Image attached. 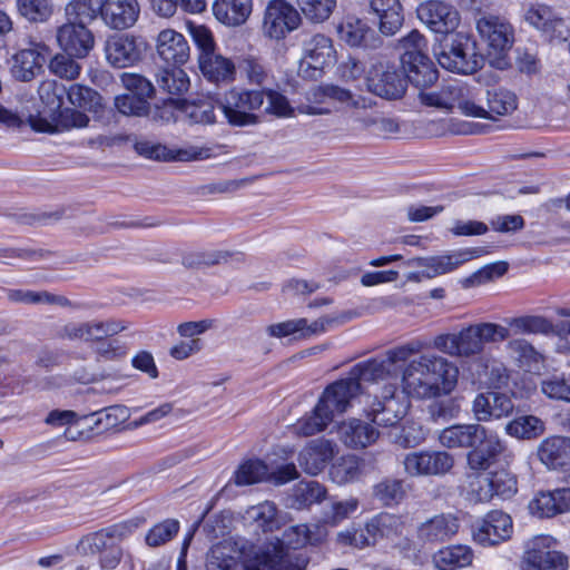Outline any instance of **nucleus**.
<instances>
[{
	"instance_id": "nucleus-7",
	"label": "nucleus",
	"mask_w": 570,
	"mask_h": 570,
	"mask_svg": "<svg viewBox=\"0 0 570 570\" xmlns=\"http://www.w3.org/2000/svg\"><path fill=\"white\" fill-rule=\"evenodd\" d=\"M129 328V323L118 318L70 321L62 325L57 337L63 341L96 343Z\"/></svg>"
},
{
	"instance_id": "nucleus-31",
	"label": "nucleus",
	"mask_w": 570,
	"mask_h": 570,
	"mask_svg": "<svg viewBox=\"0 0 570 570\" xmlns=\"http://www.w3.org/2000/svg\"><path fill=\"white\" fill-rule=\"evenodd\" d=\"M336 320L332 317H321L311 324L306 318L288 320L285 322L271 324L266 327V333L276 338L287 337L289 335H297L299 338H306L315 334L323 333L327 326L333 324Z\"/></svg>"
},
{
	"instance_id": "nucleus-16",
	"label": "nucleus",
	"mask_w": 570,
	"mask_h": 570,
	"mask_svg": "<svg viewBox=\"0 0 570 570\" xmlns=\"http://www.w3.org/2000/svg\"><path fill=\"white\" fill-rule=\"evenodd\" d=\"M420 101L429 107L440 109H458L469 117L470 100L473 98V90L466 86L459 83L446 85L436 90H421L419 94Z\"/></svg>"
},
{
	"instance_id": "nucleus-48",
	"label": "nucleus",
	"mask_w": 570,
	"mask_h": 570,
	"mask_svg": "<svg viewBox=\"0 0 570 570\" xmlns=\"http://www.w3.org/2000/svg\"><path fill=\"white\" fill-rule=\"evenodd\" d=\"M115 532V529L108 528L88 533L78 541L76 550L81 556H101L117 543Z\"/></svg>"
},
{
	"instance_id": "nucleus-52",
	"label": "nucleus",
	"mask_w": 570,
	"mask_h": 570,
	"mask_svg": "<svg viewBox=\"0 0 570 570\" xmlns=\"http://www.w3.org/2000/svg\"><path fill=\"white\" fill-rule=\"evenodd\" d=\"M156 83L164 92L176 96L186 94L190 87L187 73L180 68L161 69L156 75Z\"/></svg>"
},
{
	"instance_id": "nucleus-5",
	"label": "nucleus",
	"mask_w": 570,
	"mask_h": 570,
	"mask_svg": "<svg viewBox=\"0 0 570 570\" xmlns=\"http://www.w3.org/2000/svg\"><path fill=\"white\" fill-rule=\"evenodd\" d=\"M309 559L301 552L289 551L282 541L252 548L244 557V570H305Z\"/></svg>"
},
{
	"instance_id": "nucleus-58",
	"label": "nucleus",
	"mask_w": 570,
	"mask_h": 570,
	"mask_svg": "<svg viewBox=\"0 0 570 570\" xmlns=\"http://www.w3.org/2000/svg\"><path fill=\"white\" fill-rule=\"evenodd\" d=\"M17 8L30 22H45L53 13L51 0H17Z\"/></svg>"
},
{
	"instance_id": "nucleus-37",
	"label": "nucleus",
	"mask_w": 570,
	"mask_h": 570,
	"mask_svg": "<svg viewBox=\"0 0 570 570\" xmlns=\"http://www.w3.org/2000/svg\"><path fill=\"white\" fill-rule=\"evenodd\" d=\"M198 66L203 76L212 82L229 83L235 80V63L217 52L198 58Z\"/></svg>"
},
{
	"instance_id": "nucleus-45",
	"label": "nucleus",
	"mask_w": 570,
	"mask_h": 570,
	"mask_svg": "<svg viewBox=\"0 0 570 570\" xmlns=\"http://www.w3.org/2000/svg\"><path fill=\"white\" fill-rule=\"evenodd\" d=\"M333 420L317 401L313 410L293 425V431L298 436H312L324 431Z\"/></svg>"
},
{
	"instance_id": "nucleus-63",
	"label": "nucleus",
	"mask_w": 570,
	"mask_h": 570,
	"mask_svg": "<svg viewBox=\"0 0 570 570\" xmlns=\"http://www.w3.org/2000/svg\"><path fill=\"white\" fill-rule=\"evenodd\" d=\"M179 531V522L175 519H166L155 524L146 534L145 542L148 547L157 548L169 542Z\"/></svg>"
},
{
	"instance_id": "nucleus-19",
	"label": "nucleus",
	"mask_w": 570,
	"mask_h": 570,
	"mask_svg": "<svg viewBox=\"0 0 570 570\" xmlns=\"http://www.w3.org/2000/svg\"><path fill=\"white\" fill-rule=\"evenodd\" d=\"M404 469L407 474L438 475L449 472L453 464V456L444 451H420L405 455Z\"/></svg>"
},
{
	"instance_id": "nucleus-49",
	"label": "nucleus",
	"mask_w": 570,
	"mask_h": 570,
	"mask_svg": "<svg viewBox=\"0 0 570 570\" xmlns=\"http://www.w3.org/2000/svg\"><path fill=\"white\" fill-rule=\"evenodd\" d=\"M183 116L190 122L196 125H213L216 122L215 108L210 101H173Z\"/></svg>"
},
{
	"instance_id": "nucleus-18",
	"label": "nucleus",
	"mask_w": 570,
	"mask_h": 570,
	"mask_svg": "<svg viewBox=\"0 0 570 570\" xmlns=\"http://www.w3.org/2000/svg\"><path fill=\"white\" fill-rule=\"evenodd\" d=\"M513 531L512 519L509 514L494 510L473 527V540L483 546L491 547L500 544L511 538Z\"/></svg>"
},
{
	"instance_id": "nucleus-11",
	"label": "nucleus",
	"mask_w": 570,
	"mask_h": 570,
	"mask_svg": "<svg viewBox=\"0 0 570 570\" xmlns=\"http://www.w3.org/2000/svg\"><path fill=\"white\" fill-rule=\"evenodd\" d=\"M366 83L371 92L390 100L401 98L407 87L404 72L389 62L374 65L368 71Z\"/></svg>"
},
{
	"instance_id": "nucleus-59",
	"label": "nucleus",
	"mask_w": 570,
	"mask_h": 570,
	"mask_svg": "<svg viewBox=\"0 0 570 570\" xmlns=\"http://www.w3.org/2000/svg\"><path fill=\"white\" fill-rule=\"evenodd\" d=\"M360 502L356 498L332 501L324 511V522L337 525L343 520L353 515L358 509Z\"/></svg>"
},
{
	"instance_id": "nucleus-39",
	"label": "nucleus",
	"mask_w": 570,
	"mask_h": 570,
	"mask_svg": "<svg viewBox=\"0 0 570 570\" xmlns=\"http://www.w3.org/2000/svg\"><path fill=\"white\" fill-rule=\"evenodd\" d=\"M484 429L483 425L478 423L452 425L440 432L439 441L448 449H471Z\"/></svg>"
},
{
	"instance_id": "nucleus-54",
	"label": "nucleus",
	"mask_w": 570,
	"mask_h": 570,
	"mask_svg": "<svg viewBox=\"0 0 570 570\" xmlns=\"http://www.w3.org/2000/svg\"><path fill=\"white\" fill-rule=\"evenodd\" d=\"M65 10L69 19L86 24L102 14L104 0H71Z\"/></svg>"
},
{
	"instance_id": "nucleus-40",
	"label": "nucleus",
	"mask_w": 570,
	"mask_h": 570,
	"mask_svg": "<svg viewBox=\"0 0 570 570\" xmlns=\"http://www.w3.org/2000/svg\"><path fill=\"white\" fill-rule=\"evenodd\" d=\"M244 255L240 252L229 250H189L183 255L181 263L188 268H203L232 262H242Z\"/></svg>"
},
{
	"instance_id": "nucleus-13",
	"label": "nucleus",
	"mask_w": 570,
	"mask_h": 570,
	"mask_svg": "<svg viewBox=\"0 0 570 570\" xmlns=\"http://www.w3.org/2000/svg\"><path fill=\"white\" fill-rule=\"evenodd\" d=\"M334 59L332 40L324 35H315L304 42L298 71L305 78H317Z\"/></svg>"
},
{
	"instance_id": "nucleus-56",
	"label": "nucleus",
	"mask_w": 570,
	"mask_h": 570,
	"mask_svg": "<svg viewBox=\"0 0 570 570\" xmlns=\"http://www.w3.org/2000/svg\"><path fill=\"white\" fill-rule=\"evenodd\" d=\"M129 417V410L124 405H114L105 409L104 411L86 416L90 421L89 426L100 428L102 430H110Z\"/></svg>"
},
{
	"instance_id": "nucleus-57",
	"label": "nucleus",
	"mask_w": 570,
	"mask_h": 570,
	"mask_svg": "<svg viewBox=\"0 0 570 570\" xmlns=\"http://www.w3.org/2000/svg\"><path fill=\"white\" fill-rule=\"evenodd\" d=\"M68 52L55 55L48 65L49 71L66 80H76L81 71V65Z\"/></svg>"
},
{
	"instance_id": "nucleus-9",
	"label": "nucleus",
	"mask_w": 570,
	"mask_h": 570,
	"mask_svg": "<svg viewBox=\"0 0 570 570\" xmlns=\"http://www.w3.org/2000/svg\"><path fill=\"white\" fill-rule=\"evenodd\" d=\"M475 92L470 100L469 117L483 118L493 121L512 115L518 109L519 99L517 94L505 87H490L484 94V104L475 101Z\"/></svg>"
},
{
	"instance_id": "nucleus-35",
	"label": "nucleus",
	"mask_w": 570,
	"mask_h": 570,
	"mask_svg": "<svg viewBox=\"0 0 570 570\" xmlns=\"http://www.w3.org/2000/svg\"><path fill=\"white\" fill-rule=\"evenodd\" d=\"M105 51L108 62L117 68L131 66L140 59V50L135 39L126 35L110 37Z\"/></svg>"
},
{
	"instance_id": "nucleus-17",
	"label": "nucleus",
	"mask_w": 570,
	"mask_h": 570,
	"mask_svg": "<svg viewBox=\"0 0 570 570\" xmlns=\"http://www.w3.org/2000/svg\"><path fill=\"white\" fill-rule=\"evenodd\" d=\"M416 14L435 33H451L460 24L459 11L441 0L422 2L416 9Z\"/></svg>"
},
{
	"instance_id": "nucleus-20",
	"label": "nucleus",
	"mask_w": 570,
	"mask_h": 570,
	"mask_svg": "<svg viewBox=\"0 0 570 570\" xmlns=\"http://www.w3.org/2000/svg\"><path fill=\"white\" fill-rule=\"evenodd\" d=\"M361 393V383L351 375L330 384L321 394L318 402L334 419L335 415L345 413Z\"/></svg>"
},
{
	"instance_id": "nucleus-51",
	"label": "nucleus",
	"mask_w": 570,
	"mask_h": 570,
	"mask_svg": "<svg viewBox=\"0 0 570 570\" xmlns=\"http://www.w3.org/2000/svg\"><path fill=\"white\" fill-rule=\"evenodd\" d=\"M326 497V488L317 481H301L293 489L292 507L305 509L322 502Z\"/></svg>"
},
{
	"instance_id": "nucleus-38",
	"label": "nucleus",
	"mask_w": 570,
	"mask_h": 570,
	"mask_svg": "<svg viewBox=\"0 0 570 570\" xmlns=\"http://www.w3.org/2000/svg\"><path fill=\"white\" fill-rule=\"evenodd\" d=\"M370 8L379 18V30L393 36L403 23V8L400 0H371Z\"/></svg>"
},
{
	"instance_id": "nucleus-25",
	"label": "nucleus",
	"mask_w": 570,
	"mask_h": 570,
	"mask_svg": "<svg viewBox=\"0 0 570 570\" xmlns=\"http://www.w3.org/2000/svg\"><path fill=\"white\" fill-rule=\"evenodd\" d=\"M28 48L20 49L11 58L10 71L14 79L19 81L32 80L42 69V51L47 46L41 42L28 40Z\"/></svg>"
},
{
	"instance_id": "nucleus-55",
	"label": "nucleus",
	"mask_w": 570,
	"mask_h": 570,
	"mask_svg": "<svg viewBox=\"0 0 570 570\" xmlns=\"http://www.w3.org/2000/svg\"><path fill=\"white\" fill-rule=\"evenodd\" d=\"M509 326L515 334H550L554 332L553 324L540 315H525L509 320Z\"/></svg>"
},
{
	"instance_id": "nucleus-43",
	"label": "nucleus",
	"mask_w": 570,
	"mask_h": 570,
	"mask_svg": "<svg viewBox=\"0 0 570 570\" xmlns=\"http://www.w3.org/2000/svg\"><path fill=\"white\" fill-rule=\"evenodd\" d=\"M372 100L365 97L353 95L348 90V97L342 101V106L348 114V119L354 124L353 130H370L376 112L370 111Z\"/></svg>"
},
{
	"instance_id": "nucleus-32",
	"label": "nucleus",
	"mask_w": 570,
	"mask_h": 570,
	"mask_svg": "<svg viewBox=\"0 0 570 570\" xmlns=\"http://www.w3.org/2000/svg\"><path fill=\"white\" fill-rule=\"evenodd\" d=\"M139 16L137 0H104L102 21L116 30H124L135 24Z\"/></svg>"
},
{
	"instance_id": "nucleus-46",
	"label": "nucleus",
	"mask_w": 570,
	"mask_h": 570,
	"mask_svg": "<svg viewBox=\"0 0 570 570\" xmlns=\"http://www.w3.org/2000/svg\"><path fill=\"white\" fill-rule=\"evenodd\" d=\"M7 298L10 303L24 304V305H38L49 304L59 306H70L71 303L63 296L53 295L47 291H29L20 288H7Z\"/></svg>"
},
{
	"instance_id": "nucleus-14",
	"label": "nucleus",
	"mask_w": 570,
	"mask_h": 570,
	"mask_svg": "<svg viewBox=\"0 0 570 570\" xmlns=\"http://www.w3.org/2000/svg\"><path fill=\"white\" fill-rule=\"evenodd\" d=\"M301 17L298 11L284 0L268 2L263 19V32L266 37L279 40L298 28Z\"/></svg>"
},
{
	"instance_id": "nucleus-30",
	"label": "nucleus",
	"mask_w": 570,
	"mask_h": 570,
	"mask_svg": "<svg viewBox=\"0 0 570 570\" xmlns=\"http://www.w3.org/2000/svg\"><path fill=\"white\" fill-rule=\"evenodd\" d=\"M156 52L163 61L174 66L186 63L190 57V48L186 38L174 29H164L158 33Z\"/></svg>"
},
{
	"instance_id": "nucleus-3",
	"label": "nucleus",
	"mask_w": 570,
	"mask_h": 570,
	"mask_svg": "<svg viewBox=\"0 0 570 570\" xmlns=\"http://www.w3.org/2000/svg\"><path fill=\"white\" fill-rule=\"evenodd\" d=\"M265 90L233 88L225 92L220 109L233 127L256 126L265 102Z\"/></svg>"
},
{
	"instance_id": "nucleus-8",
	"label": "nucleus",
	"mask_w": 570,
	"mask_h": 570,
	"mask_svg": "<svg viewBox=\"0 0 570 570\" xmlns=\"http://www.w3.org/2000/svg\"><path fill=\"white\" fill-rule=\"evenodd\" d=\"M554 546L556 540L550 535L534 537L523 553L520 570H567L568 558Z\"/></svg>"
},
{
	"instance_id": "nucleus-21",
	"label": "nucleus",
	"mask_w": 570,
	"mask_h": 570,
	"mask_svg": "<svg viewBox=\"0 0 570 570\" xmlns=\"http://www.w3.org/2000/svg\"><path fill=\"white\" fill-rule=\"evenodd\" d=\"M433 346L455 357H470L483 352L473 325L462 328L459 333L435 336Z\"/></svg>"
},
{
	"instance_id": "nucleus-36",
	"label": "nucleus",
	"mask_w": 570,
	"mask_h": 570,
	"mask_svg": "<svg viewBox=\"0 0 570 570\" xmlns=\"http://www.w3.org/2000/svg\"><path fill=\"white\" fill-rule=\"evenodd\" d=\"M403 72L407 81L425 90L438 80V70L428 56H407L401 59Z\"/></svg>"
},
{
	"instance_id": "nucleus-34",
	"label": "nucleus",
	"mask_w": 570,
	"mask_h": 570,
	"mask_svg": "<svg viewBox=\"0 0 570 570\" xmlns=\"http://www.w3.org/2000/svg\"><path fill=\"white\" fill-rule=\"evenodd\" d=\"M340 440L351 449H363L379 439V431L360 419H348L337 426Z\"/></svg>"
},
{
	"instance_id": "nucleus-15",
	"label": "nucleus",
	"mask_w": 570,
	"mask_h": 570,
	"mask_svg": "<svg viewBox=\"0 0 570 570\" xmlns=\"http://www.w3.org/2000/svg\"><path fill=\"white\" fill-rule=\"evenodd\" d=\"M407 409L405 397L396 395L394 385H387L380 397L375 396L367 416L379 426H394L405 416Z\"/></svg>"
},
{
	"instance_id": "nucleus-4",
	"label": "nucleus",
	"mask_w": 570,
	"mask_h": 570,
	"mask_svg": "<svg viewBox=\"0 0 570 570\" xmlns=\"http://www.w3.org/2000/svg\"><path fill=\"white\" fill-rule=\"evenodd\" d=\"M476 30L487 45V56L491 65L501 70L505 69L509 66L507 55L514 41L511 23L499 16L485 14L478 19Z\"/></svg>"
},
{
	"instance_id": "nucleus-12",
	"label": "nucleus",
	"mask_w": 570,
	"mask_h": 570,
	"mask_svg": "<svg viewBox=\"0 0 570 570\" xmlns=\"http://www.w3.org/2000/svg\"><path fill=\"white\" fill-rule=\"evenodd\" d=\"M439 65L452 72L469 75L479 68V59L473 52L469 40L463 37H455L450 42L441 43L440 50L435 51Z\"/></svg>"
},
{
	"instance_id": "nucleus-62",
	"label": "nucleus",
	"mask_w": 570,
	"mask_h": 570,
	"mask_svg": "<svg viewBox=\"0 0 570 570\" xmlns=\"http://www.w3.org/2000/svg\"><path fill=\"white\" fill-rule=\"evenodd\" d=\"M38 92L50 115L55 116L62 107L63 96L66 94L65 86L58 83L56 80H45L40 83Z\"/></svg>"
},
{
	"instance_id": "nucleus-33",
	"label": "nucleus",
	"mask_w": 570,
	"mask_h": 570,
	"mask_svg": "<svg viewBox=\"0 0 570 570\" xmlns=\"http://www.w3.org/2000/svg\"><path fill=\"white\" fill-rule=\"evenodd\" d=\"M58 116L52 121L43 117H29L30 126L33 130L40 132H53L58 130H70L73 128H85L88 126L89 117L79 110L66 108L58 111Z\"/></svg>"
},
{
	"instance_id": "nucleus-44",
	"label": "nucleus",
	"mask_w": 570,
	"mask_h": 570,
	"mask_svg": "<svg viewBox=\"0 0 570 570\" xmlns=\"http://www.w3.org/2000/svg\"><path fill=\"white\" fill-rule=\"evenodd\" d=\"M363 461L356 455L348 454L338 458L330 469L331 480L338 484L345 485L357 481L363 474Z\"/></svg>"
},
{
	"instance_id": "nucleus-50",
	"label": "nucleus",
	"mask_w": 570,
	"mask_h": 570,
	"mask_svg": "<svg viewBox=\"0 0 570 570\" xmlns=\"http://www.w3.org/2000/svg\"><path fill=\"white\" fill-rule=\"evenodd\" d=\"M372 29L363 20L348 16L338 27L340 38L351 47L368 45Z\"/></svg>"
},
{
	"instance_id": "nucleus-53",
	"label": "nucleus",
	"mask_w": 570,
	"mask_h": 570,
	"mask_svg": "<svg viewBox=\"0 0 570 570\" xmlns=\"http://www.w3.org/2000/svg\"><path fill=\"white\" fill-rule=\"evenodd\" d=\"M544 430V422L534 415L519 416L505 425L509 435L522 440L535 439L543 434Z\"/></svg>"
},
{
	"instance_id": "nucleus-23",
	"label": "nucleus",
	"mask_w": 570,
	"mask_h": 570,
	"mask_svg": "<svg viewBox=\"0 0 570 570\" xmlns=\"http://www.w3.org/2000/svg\"><path fill=\"white\" fill-rule=\"evenodd\" d=\"M460 529V521L453 513H439L416 527V539L423 544H438L451 540Z\"/></svg>"
},
{
	"instance_id": "nucleus-64",
	"label": "nucleus",
	"mask_w": 570,
	"mask_h": 570,
	"mask_svg": "<svg viewBox=\"0 0 570 570\" xmlns=\"http://www.w3.org/2000/svg\"><path fill=\"white\" fill-rule=\"evenodd\" d=\"M232 546L220 542L210 550L207 560L208 570H234L238 567L237 557L230 556Z\"/></svg>"
},
{
	"instance_id": "nucleus-10",
	"label": "nucleus",
	"mask_w": 570,
	"mask_h": 570,
	"mask_svg": "<svg viewBox=\"0 0 570 570\" xmlns=\"http://www.w3.org/2000/svg\"><path fill=\"white\" fill-rule=\"evenodd\" d=\"M487 250L482 247L465 248L449 254L429 257H414L407 261L409 266L422 268V276L434 278L458 269L461 265L473 258L484 255Z\"/></svg>"
},
{
	"instance_id": "nucleus-61",
	"label": "nucleus",
	"mask_w": 570,
	"mask_h": 570,
	"mask_svg": "<svg viewBox=\"0 0 570 570\" xmlns=\"http://www.w3.org/2000/svg\"><path fill=\"white\" fill-rule=\"evenodd\" d=\"M268 468L259 460L244 462L235 473V482L238 485H250L267 480Z\"/></svg>"
},
{
	"instance_id": "nucleus-22",
	"label": "nucleus",
	"mask_w": 570,
	"mask_h": 570,
	"mask_svg": "<svg viewBox=\"0 0 570 570\" xmlns=\"http://www.w3.org/2000/svg\"><path fill=\"white\" fill-rule=\"evenodd\" d=\"M347 97L348 90L338 86L315 87L306 94V101L302 102L297 110L309 116L328 115L335 108L334 104L342 105Z\"/></svg>"
},
{
	"instance_id": "nucleus-60",
	"label": "nucleus",
	"mask_w": 570,
	"mask_h": 570,
	"mask_svg": "<svg viewBox=\"0 0 570 570\" xmlns=\"http://www.w3.org/2000/svg\"><path fill=\"white\" fill-rule=\"evenodd\" d=\"M306 19L313 22L327 20L336 7V0H296Z\"/></svg>"
},
{
	"instance_id": "nucleus-6",
	"label": "nucleus",
	"mask_w": 570,
	"mask_h": 570,
	"mask_svg": "<svg viewBox=\"0 0 570 570\" xmlns=\"http://www.w3.org/2000/svg\"><path fill=\"white\" fill-rule=\"evenodd\" d=\"M424 347L425 344L422 341H411L404 345L389 350L383 360L374 358L357 364L350 374L352 377H355L358 383H361V381L375 382L383 380L392 374L394 364L405 362L412 355L419 354Z\"/></svg>"
},
{
	"instance_id": "nucleus-42",
	"label": "nucleus",
	"mask_w": 570,
	"mask_h": 570,
	"mask_svg": "<svg viewBox=\"0 0 570 570\" xmlns=\"http://www.w3.org/2000/svg\"><path fill=\"white\" fill-rule=\"evenodd\" d=\"M213 11L218 21L226 26H240L252 12V0H216Z\"/></svg>"
},
{
	"instance_id": "nucleus-26",
	"label": "nucleus",
	"mask_w": 570,
	"mask_h": 570,
	"mask_svg": "<svg viewBox=\"0 0 570 570\" xmlns=\"http://www.w3.org/2000/svg\"><path fill=\"white\" fill-rule=\"evenodd\" d=\"M336 453V443L321 438L308 442L298 453L297 461L305 473L317 475Z\"/></svg>"
},
{
	"instance_id": "nucleus-1",
	"label": "nucleus",
	"mask_w": 570,
	"mask_h": 570,
	"mask_svg": "<svg viewBox=\"0 0 570 570\" xmlns=\"http://www.w3.org/2000/svg\"><path fill=\"white\" fill-rule=\"evenodd\" d=\"M456 365L434 353L411 360L402 373L403 391L416 399H432L453 391L458 382Z\"/></svg>"
},
{
	"instance_id": "nucleus-2",
	"label": "nucleus",
	"mask_w": 570,
	"mask_h": 570,
	"mask_svg": "<svg viewBox=\"0 0 570 570\" xmlns=\"http://www.w3.org/2000/svg\"><path fill=\"white\" fill-rule=\"evenodd\" d=\"M404 529L405 524L401 517L381 513L372 518L364 529L341 532L338 540L356 548L374 546L381 540H387L402 551H410L412 547L410 540L403 538Z\"/></svg>"
},
{
	"instance_id": "nucleus-27",
	"label": "nucleus",
	"mask_w": 570,
	"mask_h": 570,
	"mask_svg": "<svg viewBox=\"0 0 570 570\" xmlns=\"http://www.w3.org/2000/svg\"><path fill=\"white\" fill-rule=\"evenodd\" d=\"M503 450L504 446L500 438L484 429L481 436L466 454L468 465L471 470L484 471L494 463Z\"/></svg>"
},
{
	"instance_id": "nucleus-28",
	"label": "nucleus",
	"mask_w": 570,
	"mask_h": 570,
	"mask_svg": "<svg viewBox=\"0 0 570 570\" xmlns=\"http://www.w3.org/2000/svg\"><path fill=\"white\" fill-rule=\"evenodd\" d=\"M540 462L549 470L570 471V438L549 436L543 439L537 451Z\"/></svg>"
},
{
	"instance_id": "nucleus-41",
	"label": "nucleus",
	"mask_w": 570,
	"mask_h": 570,
	"mask_svg": "<svg viewBox=\"0 0 570 570\" xmlns=\"http://www.w3.org/2000/svg\"><path fill=\"white\" fill-rule=\"evenodd\" d=\"M473 557V551L470 547L454 544L438 550L432 556V562L438 570H456L470 566Z\"/></svg>"
},
{
	"instance_id": "nucleus-24",
	"label": "nucleus",
	"mask_w": 570,
	"mask_h": 570,
	"mask_svg": "<svg viewBox=\"0 0 570 570\" xmlns=\"http://www.w3.org/2000/svg\"><path fill=\"white\" fill-rule=\"evenodd\" d=\"M57 41L63 51L76 58H85L94 48L95 39L85 23L70 21L58 28Z\"/></svg>"
},
{
	"instance_id": "nucleus-29",
	"label": "nucleus",
	"mask_w": 570,
	"mask_h": 570,
	"mask_svg": "<svg viewBox=\"0 0 570 570\" xmlns=\"http://www.w3.org/2000/svg\"><path fill=\"white\" fill-rule=\"evenodd\" d=\"M513 407L509 395L490 391L475 396L472 412L479 422H488L510 415Z\"/></svg>"
},
{
	"instance_id": "nucleus-47",
	"label": "nucleus",
	"mask_w": 570,
	"mask_h": 570,
	"mask_svg": "<svg viewBox=\"0 0 570 570\" xmlns=\"http://www.w3.org/2000/svg\"><path fill=\"white\" fill-rule=\"evenodd\" d=\"M244 519L262 532H272L279 527L277 508L271 501L249 507L244 513Z\"/></svg>"
}]
</instances>
